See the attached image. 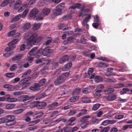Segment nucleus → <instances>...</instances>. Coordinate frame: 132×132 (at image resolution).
I'll return each mask as SVG.
<instances>
[{"label":"nucleus","instance_id":"f257e3e1","mask_svg":"<svg viewBox=\"0 0 132 132\" xmlns=\"http://www.w3.org/2000/svg\"><path fill=\"white\" fill-rule=\"evenodd\" d=\"M37 35V34L36 33L32 34L29 32H28L24 36V39L27 41V45L31 47V43L32 40L36 38Z\"/></svg>","mask_w":132,"mask_h":132},{"label":"nucleus","instance_id":"f03ea898","mask_svg":"<svg viewBox=\"0 0 132 132\" xmlns=\"http://www.w3.org/2000/svg\"><path fill=\"white\" fill-rule=\"evenodd\" d=\"M6 125L7 126H10L14 124V120L15 118L14 116L12 115H8L6 117Z\"/></svg>","mask_w":132,"mask_h":132},{"label":"nucleus","instance_id":"7ed1b4c3","mask_svg":"<svg viewBox=\"0 0 132 132\" xmlns=\"http://www.w3.org/2000/svg\"><path fill=\"white\" fill-rule=\"evenodd\" d=\"M65 80L61 76L57 77L54 82V84L56 86H58L62 84Z\"/></svg>","mask_w":132,"mask_h":132},{"label":"nucleus","instance_id":"20e7f679","mask_svg":"<svg viewBox=\"0 0 132 132\" xmlns=\"http://www.w3.org/2000/svg\"><path fill=\"white\" fill-rule=\"evenodd\" d=\"M40 49L41 50L42 54L44 56H47L52 52L51 49L49 47H46L44 49Z\"/></svg>","mask_w":132,"mask_h":132},{"label":"nucleus","instance_id":"39448f33","mask_svg":"<svg viewBox=\"0 0 132 132\" xmlns=\"http://www.w3.org/2000/svg\"><path fill=\"white\" fill-rule=\"evenodd\" d=\"M14 1H12V0H5L3 1L1 4L0 6L1 7H3L7 5L8 4L10 3L9 5L10 7H11L13 5V3Z\"/></svg>","mask_w":132,"mask_h":132},{"label":"nucleus","instance_id":"423d86ee","mask_svg":"<svg viewBox=\"0 0 132 132\" xmlns=\"http://www.w3.org/2000/svg\"><path fill=\"white\" fill-rule=\"evenodd\" d=\"M22 98H23L22 100L23 102H28L31 100L33 99L35 97V96H29L27 95H25L22 96Z\"/></svg>","mask_w":132,"mask_h":132},{"label":"nucleus","instance_id":"0eeeda50","mask_svg":"<svg viewBox=\"0 0 132 132\" xmlns=\"http://www.w3.org/2000/svg\"><path fill=\"white\" fill-rule=\"evenodd\" d=\"M43 37L42 36L38 37L36 39L35 38L32 40L31 43V46L33 45H36L42 39Z\"/></svg>","mask_w":132,"mask_h":132},{"label":"nucleus","instance_id":"6e6552de","mask_svg":"<svg viewBox=\"0 0 132 132\" xmlns=\"http://www.w3.org/2000/svg\"><path fill=\"white\" fill-rule=\"evenodd\" d=\"M39 85L38 83H35V84L34 86H30L29 88V89L31 90L34 92H36L39 90Z\"/></svg>","mask_w":132,"mask_h":132},{"label":"nucleus","instance_id":"1a4fd4ad","mask_svg":"<svg viewBox=\"0 0 132 132\" xmlns=\"http://www.w3.org/2000/svg\"><path fill=\"white\" fill-rule=\"evenodd\" d=\"M62 9L56 7V8L54 9L53 11V14L55 16H58L62 14Z\"/></svg>","mask_w":132,"mask_h":132},{"label":"nucleus","instance_id":"9d476101","mask_svg":"<svg viewBox=\"0 0 132 132\" xmlns=\"http://www.w3.org/2000/svg\"><path fill=\"white\" fill-rule=\"evenodd\" d=\"M68 55H65L61 57L59 61V63L60 64H62L64 63L66 61H68Z\"/></svg>","mask_w":132,"mask_h":132},{"label":"nucleus","instance_id":"9b49d317","mask_svg":"<svg viewBox=\"0 0 132 132\" xmlns=\"http://www.w3.org/2000/svg\"><path fill=\"white\" fill-rule=\"evenodd\" d=\"M50 12V9L48 8L43 9L41 12V15L42 16L48 15Z\"/></svg>","mask_w":132,"mask_h":132},{"label":"nucleus","instance_id":"f8f14e48","mask_svg":"<svg viewBox=\"0 0 132 132\" xmlns=\"http://www.w3.org/2000/svg\"><path fill=\"white\" fill-rule=\"evenodd\" d=\"M46 105L47 103L46 102H40L37 105H35V104L34 103H32L31 104V106H33L32 107H38V106L44 107Z\"/></svg>","mask_w":132,"mask_h":132},{"label":"nucleus","instance_id":"ddd939ff","mask_svg":"<svg viewBox=\"0 0 132 132\" xmlns=\"http://www.w3.org/2000/svg\"><path fill=\"white\" fill-rule=\"evenodd\" d=\"M38 12V11L37 9H33L31 11L29 14L30 17H32L35 16L36 17V15L37 14Z\"/></svg>","mask_w":132,"mask_h":132},{"label":"nucleus","instance_id":"4468645a","mask_svg":"<svg viewBox=\"0 0 132 132\" xmlns=\"http://www.w3.org/2000/svg\"><path fill=\"white\" fill-rule=\"evenodd\" d=\"M59 65V63L55 62H52L50 66L49 69H50L54 70Z\"/></svg>","mask_w":132,"mask_h":132},{"label":"nucleus","instance_id":"2eb2a0df","mask_svg":"<svg viewBox=\"0 0 132 132\" xmlns=\"http://www.w3.org/2000/svg\"><path fill=\"white\" fill-rule=\"evenodd\" d=\"M116 98V95L113 94L109 95L106 97L107 99L110 101H112L114 100Z\"/></svg>","mask_w":132,"mask_h":132},{"label":"nucleus","instance_id":"dca6fc26","mask_svg":"<svg viewBox=\"0 0 132 132\" xmlns=\"http://www.w3.org/2000/svg\"><path fill=\"white\" fill-rule=\"evenodd\" d=\"M42 59L43 60L42 65H48L51 61V59L50 58H47L44 59L43 58Z\"/></svg>","mask_w":132,"mask_h":132},{"label":"nucleus","instance_id":"f3484780","mask_svg":"<svg viewBox=\"0 0 132 132\" xmlns=\"http://www.w3.org/2000/svg\"><path fill=\"white\" fill-rule=\"evenodd\" d=\"M114 91V89L111 87H109L105 89L104 91L105 93L108 94L113 92Z\"/></svg>","mask_w":132,"mask_h":132},{"label":"nucleus","instance_id":"a211bd4d","mask_svg":"<svg viewBox=\"0 0 132 132\" xmlns=\"http://www.w3.org/2000/svg\"><path fill=\"white\" fill-rule=\"evenodd\" d=\"M45 42L43 44L44 45L47 46L49 45L51 42L52 39L51 37H48L45 39Z\"/></svg>","mask_w":132,"mask_h":132},{"label":"nucleus","instance_id":"6ab92c4d","mask_svg":"<svg viewBox=\"0 0 132 132\" xmlns=\"http://www.w3.org/2000/svg\"><path fill=\"white\" fill-rule=\"evenodd\" d=\"M22 56L23 55L22 54H18L14 56L12 58V61H14L22 59Z\"/></svg>","mask_w":132,"mask_h":132},{"label":"nucleus","instance_id":"aec40b11","mask_svg":"<svg viewBox=\"0 0 132 132\" xmlns=\"http://www.w3.org/2000/svg\"><path fill=\"white\" fill-rule=\"evenodd\" d=\"M38 47H36L32 48L28 53V54L30 56L34 55L35 51L38 49Z\"/></svg>","mask_w":132,"mask_h":132},{"label":"nucleus","instance_id":"412c9836","mask_svg":"<svg viewBox=\"0 0 132 132\" xmlns=\"http://www.w3.org/2000/svg\"><path fill=\"white\" fill-rule=\"evenodd\" d=\"M102 92L101 89L97 90L96 91L94 94V96L96 98H98L101 95V93Z\"/></svg>","mask_w":132,"mask_h":132},{"label":"nucleus","instance_id":"4be33fe9","mask_svg":"<svg viewBox=\"0 0 132 132\" xmlns=\"http://www.w3.org/2000/svg\"><path fill=\"white\" fill-rule=\"evenodd\" d=\"M14 2H15L14 1ZM14 2L13 3V5H14V8L15 9H19L21 4V2L20 1H16L15 3Z\"/></svg>","mask_w":132,"mask_h":132},{"label":"nucleus","instance_id":"5701e85b","mask_svg":"<svg viewBox=\"0 0 132 132\" xmlns=\"http://www.w3.org/2000/svg\"><path fill=\"white\" fill-rule=\"evenodd\" d=\"M81 91L80 88L78 87L76 88L74 90L72 94L73 95H78L80 93Z\"/></svg>","mask_w":132,"mask_h":132},{"label":"nucleus","instance_id":"b1692460","mask_svg":"<svg viewBox=\"0 0 132 132\" xmlns=\"http://www.w3.org/2000/svg\"><path fill=\"white\" fill-rule=\"evenodd\" d=\"M87 110L85 109H84L81 110L79 113L77 115V117H79L84 115L86 114L87 113Z\"/></svg>","mask_w":132,"mask_h":132},{"label":"nucleus","instance_id":"393cba45","mask_svg":"<svg viewBox=\"0 0 132 132\" xmlns=\"http://www.w3.org/2000/svg\"><path fill=\"white\" fill-rule=\"evenodd\" d=\"M41 52V50L40 49H39L36 53L34 54V56L35 57L37 58L39 57L41 55L42 52Z\"/></svg>","mask_w":132,"mask_h":132},{"label":"nucleus","instance_id":"a878e982","mask_svg":"<svg viewBox=\"0 0 132 132\" xmlns=\"http://www.w3.org/2000/svg\"><path fill=\"white\" fill-rule=\"evenodd\" d=\"M46 81V79L45 78H43L40 80L38 84L39 85V87L43 85Z\"/></svg>","mask_w":132,"mask_h":132},{"label":"nucleus","instance_id":"bb28decb","mask_svg":"<svg viewBox=\"0 0 132 132\" xmlns=\"http://www.w3.org/2000/svg\"><path fill=\"white\" fill-rule=\"evenodd\" d=\"M30 26L31 24L30 23H26L25 25H24L23 27V30L24 31H26L30 27Z\"/></svg>","mask_w":132,"mask_h":132},{"label":"nucleus","instance_id":"cd10ccee","mask_svg":"<svg viewBox=\"0 0 132 132\" xmlns=\"http://www.w3.org/2000/svg\"><path fill=\"white\" fill-rule=\"evenodd\" d=\"M23 111L22 109H20L13 111L12 113L14 114H20Z\"/></svg>","mask_w":132,"mask_h":132},{"label":"nucleus","instance_id":"c85d7f7f","mask_svg":"<svg viewBox=\"0 0 132 132\" xmlns=\"http://www.w3.org/2000/svg\"><path fill=\"white\" fill-rule=\"evenodd\" d=\"M82 101L84 103H88L90 101V100L87 97H84L82 98Z\"/></svg>","mask_w":132,"mask_h":132},{"label":"nucleus","instance_id":"c756f323","mask_svg":"<svg viewBox=\"0 0 132 132\" xmlns=\"http://www.w3.org/2000/svg\"><path fill=\"white\" fill-rule=\"evenodd\" d=\"M96 82L99 83L101 82L102 80V78L100 76H96L94 78Z\"/></svg>","mask_w":132,"mask_h":132},{"label":"nucleus","instance_id":"7c9ffc66","mask_svg":"<svg viewBox=\"0 0 132 132\" xmlns=\"http://www.w3.org/2000/svg\"><path fill=\"white\" fill-rule=\"evenodd\" d=\"M31 77H29L27 78H24L20 81L19 82V83L20 84H22L25 83L27 81H28L31 79Z\"/></svg>","mask_w":132,"mask_h":132},{"label":"nucleus","instance_id":"2f4dec72","mask_svg":"<svg viewBox=\"0 0 132 132\" xmlns=\"http://www.w3.org/2000/svg\"><path fill=\"white\" fill-rule=\"evenodd\" d=\"M40 25L39 23H35L33 26V29L35 30H37L40 28Z\"/></svg>","mask_w":132,"mask_h":132},{"label":"nucleus","instance_id":"473e14b6","mask_svg":"<svg viewBox=\"0 0 132 132\" xmlns=\"http://www.w3.org/2000/svg\"><path fill=\"white\" fill-rule=\"evenodd\" d=\"M79 97L78 96L72 97L69 99V101L72 102H74L78 99Z\"/></svg>","mask_w":132,"mask_h":132},{"label":"nucleus","instance_id":"72a5a7b5","mask_svg":"<svg viewBox=\"0 0 132 132\" xmlns=\"http://www.w3.org/2000/svg\"><path fill=\"white\" fill-rule=\"evenodd\" d=\"M97 65L100 67L103 68L107 67L108 66L105 63L102 62H98Z\"/></svg>","mask_w":132,"mask_h":132},{"label":"nucleus","instance_id":"f704fd0d","mask_svg":"<svg viewBox=\"0 0 132 132\" xmlns=\"http://www.w3.org/2000/svg\"><path fill=\"white\" fill-rule=\"evenodd\" d=\"M21 15L20 14L16 16L12 19L11 21L14 22L19 20L20 19V18L21 17Z\"/></svg>","mask_w":132,"mask_h":132},{"label":"nucleus","instance_id":"c9c22d12","mask_svg":"<svg viewBox=\"0 0 132 132\" xmlns=\"http://www.w3.org/2000/svg\"><path fill=\"white\" fill-rule=\"evenodd\" d=\"M69 72H67L63 73L61 76L65 80L69 76Z\"/></svg>","mask_w":132,"mask_h":132},{"label":"nucleus","instance_id":"e433bc0d","mask_svg":"<svg viewBox=\"0 0 132 132\" xmlns=\"http://www.w3.org/2000/svg\"><path fill=\"white\" fill-rule=\"evenodd\" d=\"M16 33L15 30H12L9 32L8 34V36L9 37L12 36L14 37L15 34Z\"/></svg>","mask_w":132,"mask_h":132},{"label":"nucleus","instance_id":"4c0bfd02","mask_svg":"<svg viewBox=\"0 0 132 132\" xmlns=\"http://www.w3.org/2000/svg\"><path fill=\"white\" fill-rule=\"evenodd\" d=\"M31 72V71L30 69L28 70L23 74L22 77H25L27 75L30 74Z\"/></svg>","mask_w":132,"mask_h":132},{"label":"nucleus","instance_id":"58836bf2","mask_svg":"<svg viewBox=\"0 0 132 132\" xmlns=\"http://www.w3.org/2000/svg\"><path fill=\"white\" fill-rule=\"evenodd\" d=\"M14 52H11L9 53H7L5 54H3V56L4 57H7L9 56H11V55H13Z\"/></svg>","mask_w":132,"mask_h":132},{"label":"nucleus","instance_id":"ea45409f","mask_svg":"<svg viewBox=\"0 0 132 132\" xmlns=\"http://www.w3.org/2000/svg\"><path fill=\"white\" fill-rule=\"evenodd\" d=\"M15 75L14 73H8L5 74L6 76L8 78H12Z\"/></svg>","mask_w":132,"mask_h":132},{"label":"nucleus","instance_id":"a19ab883","mask_svg":"<svg viewBox=\"0 0 132 132\" xmlns=\"http://www.w3.org/2000/svg\"><path fill=\"white\" fill-rule=\"evenodd\" d=\"M76 57V55L75 54L71 55L69 56H68V60L70 61H73L74 60Z\"/></svg>","mask_w":132,"mask_h":132},{"label":"nucleus","instance_id":"79ce46f5","mask_svg":"<svg viewBox=\"0 0 132 132\" xmlns=\"http://www.w3.org/2000/svg\"><path fill=\"white\" fill-rule=\"evenodd\" d=\"M27 7V5L26 4L22 5V6H21L19 9L18 10V12H22L24 9Z\"/></svg>","mask_w":132,"mask_h":132},{"label":"nucleus","instance_id":"37998d69","mask_svg":"<svg viewBox=\"0 0 132 132\" xmlns=\"http://www.w3.org/2000/svg\"><path fill=\"white\" fill-rule=\"evenodd\" d=\"M65 3L64 2L61 3L58 5L56 7L59 8H60L62 9V10L64 8L65 6Z\"/></svg>","mask_w":132,"mask_h":132},{"label":"nucleus","instance_id":"c03bdc74","mask_svg":"<svg viewBox=\"0 0 132 132\" xmlns=\"http://www.w3.org/2000/svg\"><path fill=\"white\" fill-rule=\"evenodd\" d=\"M90 118V116L89 115H87L85 116L80 120L81 122H83L87 120L88 119Z\"/></svg>","mask_w":132,"mask_h":132},{"label":"nucleus","instance_id":"a18cd8bd","mask_svg":"<svg viewBox=\"0 0 132 132\" xmlns=\"http://www.w3.org/2000/svg\"><path fill=\"white\" fill-rule=\"evenodd\" d=\"M47 69L46 68L42 69L40 71V73L42 75H44L47 73Z\"/></svg>","mask_w":132,"mask_h":132},{"label":"nucleus","instance_id":"49530a36","mask_svg":"<svg viewBox=\"0 0 132 132\" xmlns=\"http://www.w3.org/2000/svg\"><path fill=\"white\" fill-rule=\"evenodd\" d=\"M15 44H13L11 43V42H10L8 43V45L9 46L11 50H13V49L15 48L16 47V46Z\"/></svg>","mask_w":132,"mask_h":132},{"label":"nucleus","instance_id":"de8ad7c7","mask_svg":"<svg viewBox=\"0 0 132 132\" xmlns=\"http://www.w3.org/2000/svg\"><path fill=\"white\" fill-rule=\"evenodd\" d=\"M17 68V66L16 64H14L10 67V71H12L16 69Z\"/></svg>","mask_w":132,"mask_h":132},{"label":"nucleus","instance_id":"09e8293b","mask_svg":"<svg viewBox=\"0 0 132 132\" xmlns=\"http://www.w3.org/2000/svg\"><path fill=\"white\" fill-rule=\"evenodd\" d=\"M110 127L109 126L106 127L101 130V132H108L109 130Z\"/></svg>","mask_w":132,"mask_h":132},{"label":"nucleus","instance_id":"8fccbe9b","mask_svg":"<svg viewBox=\"0 0 132 132\" xmlns=\"http://www.w3.org/2000/svg\"><path fill=\"white\" fill-rule=\"evenodd\" d=\"M40 121L39 119H38L34 121H33L29 123V125H33L37 123Z\"/></svg>","mask_w":132,"mask_h":132},{"label":"nucleus","instance_id":"3c124183","mask_svg":"<svg viewBox=\"0 0 132 132\" xmlns=\"http://www.w3.org/2000/svg\"><path fill=\"white\" fill-rule=\"evenodd\" d=\"M76 111L75 110L71 111L68 113V115L69 116L73 115L75 114L76 113Z\"/></svg>","mask_w":132,"mask_h":132},{"label":"nucleus","instance_id":"603ef678","mask_svg":"<svg viewBox=\"0 0 132 132\" xmlns=\"http://www.w3.org/2000/svg\"><path fill=\"white\" fill-rule=\"evenodd\" d=\"M59 103L58 102H54L51 104L49 107H57L58 106Z\"/></svg>","mask_w":132,"mask_h":132},{"label":"nucleus","instance_id":"864d4df0","mask_svg":"<svg viewBox=\"0 0 132 132\" xmlns=\"http://www.w3.org/2000/svg\"><path fill=\"white\" fill-rule=\"evenodd\" d=\"M38 128L37 126H34L30 127L28 128V130H29L32 131L37 129Z\"/></svg>","mask_w":132,"mask_h":132},{"label":"nucleus","instance_id":"5fc2aeb1","mask_svg":"<svg viewBox=\"0 0 132 132\" xmlns=\"http://www.w3.org/2000/svg\"><path fill=\"white\" fill-rule=\"evenodd\" d=\"M93 68H90L88 70L87 73L88 75L90 76L93 72Z\"/></svg>","mask_w":132,"mask_h":132},{"label":"nucleus","instance_id":"6e6d98bb","mask_svg":"<svg viewBox=\"0 0 132 132\" xmlns=\"http://www.w3.org/2000/svg\"><path fill=\"white\" fill-rule=\"evenodd\" d=\"M91 18V15L90 14H89L88 15V16L86 17L84 20H83L84 21H86L88 22L89 21V20Z\"/></svg>","mask_w":132,"mask_h":132},{"label":"nucleus","instance_id":"4d7b16f0","mask_svg":"<svg viewBox=\"0 0 132 132\" xmlns=\"http://www.w3.org/2000/svg\"><path fill=\"white\" fill-rule=\"evenodd\" d=\"M99 60L103 61H108L109 60L106 58L103 57H100L98 58Z\"/></svg>","mask_w":132,"mask_h":132},{"label":"nucleus","instance_id":"13d9d810","mask_svg":"<svg viewBox=\"0 0 132 132\" xmlns=\"http://www.w3.org/2000/svg\"><path fill=\"white\" fill-rule=\"evenodd\" d=\"M28 12V9H26L23 12L22 15V17H24L27 14Z\"/></svg>","mask_w":132,"mask_h":132},{"label":"nucleus","instance_id":"bf43d9fd","mask_svg":"<svg viewBox=\"0 0 132 132\" xmlns=\"http://www.w3.org/2000/svg\"><path fill=\"white\" fill-rule=\"evenodd\" d=\"M43 114V113L42 112H40L38 113L37 114H36L35 117L36 118H39L41 117Z\"/></svg>","mask_w":132,"mask_h":132},{"label":"nucleus","instance_id":"052dcab7","mask_svg":"<svg viewBox=\"0 0 132 132\" xmlns=\"http://www.w3.org/2000/svg\"><path fill=\"white\" fill-rule=\"evenodd\" d=\"M76 119V117H73L70 118L69 120V121L70 122V123L69 124V125H72L71 124V123L72 122L74 121Z\"/></svg>","mask_w":132,"mask_h":132},{"label":"nucleus","instance_id":"680f3d73","mask_svg":"<svg viewBox=\"0 0 132 132\" xmlns=\"http://www.w3.org/2000/svg\"><path fill=\"white\" fill-rule=\"evenodd\" d=\"M88 123V122H83L80 125V127L82 128H84L86 127V125H87Z\"/></svg>","mask_w":132,"mask_h":132},{"label":"nucleus","instance_id":"e2e57ef3","mask_svg":"<svg viewBox=\"0 0 132 132\" xmlns=\"http://www.w3.org/2000/svg\"><path fill=\"white\" fill-rule=\"evenodd\" d=\"M19 41V39L17 38H15L11 42V43L15 44Z\"/></svg>","mask_w":132,"mask_h":132},{"label":"nucleus","instance_id":"0e129e2a","mask_svg":"<svg viewBox=\"0 0 132 132\" xmlns=\"http://www.w3.org/2000/svg\"><path fill=\"white\" fill-rule=\"evenodd\" d=\"M74 38L72 36L69 37L67 39V41L68 42H72L73 41Z\"/></svg>","mask_w":132,"mask_h":132},{"label":"nucleus","instance_id":"69168bd1","mask_svg":"<svg viewBox=\"0 0 132 132\" xmlns=\"http://www.w3.org/2000/svg\"><path fill=\"white\" fill-rule=\"evenodd\" d=\"M17 100V99L15 98H10L8 100V101L10 102H14Z\"/></svg>","mask_w":132,"mask_h":132},{"label":"nucleus","instance_id":"338daca9","mask_svg":"<svg viewBox=\"0 0 132 132\" xmlns=\"http://www.w3.org/2000/svg\"><path fill=\"white\" fill-rule=\"evenodd\" d=\"M118 129L116 127H113L111 130L110 132H117L118 131Z\"/></svg>","mask_w":132,"mask_h":132},{"label":"nucleus","instance_id":"774afa93","mask_svg":"<svg viewBox=\"0 0 132 132\" xmlns=\"http://www.w3.org/2000/svg\"><path fill=\"white\" fill-rule=\"evenodd\" d=\"M56 128H57V130L55 132H62V130L60 126H59L58 127H56Z\"/></svg>","mask_w":132,"mask_h":132}]
</instances>
